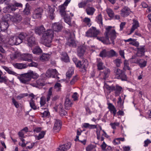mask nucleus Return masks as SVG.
I'll use <instances>...</instances> for the list:
<instances>
[{"mask_svg": "<svg viewBox=\"0 0 151 151\" xmlns=\"http://www.w3.org/2000/svg\"><path fill=\"white\" fill-rule=\"evenodd\" d=\"M45 29L43 25L36 27L35 29V33L39 35L43 34L42 38V43L46 46L50 47L52 38L54 37L53 32L52 29L45 31Z\"/></svg>", "mask_w": 151, "mask_h": 151, "instance_id": "nucleus-1", "label": "nucleus"}, {"mask_svg": "<svg viewBox=\"0 0 151 151\" xmlns=\"http://www.w3.org/2000/svg\"><path fill=\"white\" fill-rule=\"evenodd\" d=\"M106 29L105 33V37H98L97 39L104 44H109L111 43L109 40V38H110L112 43L114 44V40L116 37L115 30L110 26L108 27Z\"/></svg>", "mask_w": 151, "mask_h": 151, "instance_id": "nucleus-2", "label": "nucleus"}, {"mask_svg": "<svg viewBox=\"0 0 151 151\" xmlns=\"http://www.w3.org/2000/svg\"><path fill=\"white\" fill-rule=\"evenodd\" d=\"M39 76V75L35 72L29 70L26 73L22 74L19 79L22 83L27 84L29 83L32 78L36 79Z\"/></svg>", "mask_w": 151, "mask_h": 151, "instance_id": "nucleus-3", "label": "nucleus"}, {"mask_svg": "<svg viewBox=\"0 0 151 151\" xmlns=\"http://www.w3.org/2000/svg\"><path fill=\"white\" fill-rule=\"evenodd\" d=\"M7 6L4 7L3 9V11L4 13L6 12H10L12 11H15L17 9L16 7H22V5L17 2H15L14 4L10 3L9 4H7Z\"/></svg>", "mask_w": 151, "mask_h": 151, "instance_id": "nucleus-4", "label": "nucleus"}, {"mask_svg": "<svg viewBox=\"0 0 151 151\" xmlns=\"http://www.w3.org/2000/svg\"><path fill=\"white\" fill-rule=\"evenodd\" d=\"M3 18L6 19V20H10L15 23L19 22L22 19V17L19 14H16L12 17L10 14H7L4 16Z\"/></svg>", "mask_w": 151, "mask_h": 151, "instance_id": "nucleus-5", "label": "nucleus"}, {"mask_svg": "<svg viewBox=\"0 0 151 151\" xmlns=\"http://www.w3.org/2000/svg\"><path fill=\"white\" fill-rule=\"evenodd\" d=\"M114 73L116 78L121 79L122 81H126L127 77L125 73L119 68H115L114 69Z\"/></svg>", "mask_w": 151, "mask_h": 151, "instance_id": "nucleus-6", "label": "nucleus"}, {"mask_svg": "<svg viewBox=\"0 0 151 151\" xmlns=\"http://www.w3.org/2000/svg\"><path fill=\"white\" fill-rule=\"evenodd\" d=\"M58 73L56 69H49L47 70L46 73H42L40 77L45 79L51 77L55 78L56 76L59 78V77L57 76Z\"/></svg>", "mask_w": 151, "mask_h": 151, "instance_id": "nucleus-7", "label": "nucleus"}, {"mask_svg": "<svg viewBox=\"0 0 151 151\" xmlns=\"http://www.w3.org/2000/svg\"><path fill=\"white\" fill-rule=\"evenodd\" d=\"M99 33V31L96 29V28L92 27L86 32V36L90 37H96Z\"/></svg>", "mask_w": 151, "mask_h": 151, "instance_id": "nucleus-8", "label": "nucleus"}, {"mask_svg": "<svg viewBox=\"0 0 151 151\" xmlns=\"http://www.w3.org/2000/svg\"><path fill=\"white\" fill-rule=\"evenodd\" d=\"M43 12L42 8L39 7L35 9L33 12L32 17L34 19L40 18Z\"/></svg>", "mask_w": 151, "mask_h": 151, "instance_id": "nucleus-9", "label": "nucleus"}, {"mask_svg": "<svg viewBox=\"0 0 151 151\" xmlns=\"http://www.w3.org/2000/svg\"><path fill=\"white\" fill-rule=\"evenodd\" d=\"M21 43V40L18 38V37L17 36L11 37L8 42V44L11 45H18Z\"/></svg>", "mask_w": 151, "mask_h": 151, "instance_id": "nucleus-10", "label": "nucleus"}, {"mask_svg": "<svg viewBox=\"0 0 151 151\" xmlns=\"http://www.w3.org/2000/svg\"><path fill=\"white\" fill-rule=\"evenodd\" d=\"M41 78V79L39 78L35 82L33 83H30V85L36 87H39V86H44L45 85V83L44 80L45 78H43L42 77Z\"/></svg>", "mask_w": 151, "mask_h": 151, "instance_id": "nucleus-11", "label": "nucleus"}, {"mask_svg": "<svg viewBox=\"0 0 151 151\" xmlns=\"http://www.w3.org/2000/svg\"><path fill=\"white\" fill-rule=\"evenodd\" d=\"M62 125V122L60 120L58 119H55L53 128V130L56 132H58L61 129Z\"/></svg>", "mask_w": 151, "mask_h": 151, "instance_id": "nucleus-12", "label": "nucleus"}, {"mask_svg": "<svg viewBox=\"0 0 151 151\" xmlns=\"http://www.w3.org/2000/svg\"><path fill=\"white\" fill-rule=\"evenodd\" d=\"M130 9L127 6H124L121 11L120 14L123 17H126L128 16L131 13Z\"/></svg>", "mask_w": 151, "mask_h": 151, "instance_id": "nucleus-13", "label": "nucleus"}, {"mask_svg": "<svg viewBox=\"0 0 151 151\" xmlns=\"http://www.w3.org/2000/svg\"><path fill=\"white\" fill-rule=\"evenodd\" d=\"M71 146L70 142L60 145L57 149V151H67L70 148Z\"/></svg>", "mask_w": 151, "mask_h": 151, "instance_id": "nucleus-14", "label": "nucleus"}, {"mask_svg": "<svg viewBox=\"0 0 151 151\" xmlns=\"http://www.w3.org/2000/svg\"><path fill=\"white\" fill-rule=\"evenodd\" d=\"M52 28L54 31L58 32L61 31L62 28V26L60 23L59 22H55L52 25Z\"/></svg>", "mask_w": 151, "mask_h": 151, "instance_id": "nucleus-15", "label": "nucleus"}, {"mask_svg": "<svg viewBox=\"0 0 151 151\" xmlns=\"http://www.w3.org/2000/svg\"><path fill=\"white\" fill-rule=\"evenodd\" d=\"M21 58L23 60L31 62L32 60L33 57L31 54H24L21 55Z\"/></svg>", "mask_w": 151, "mask_h": 151, "instance_id": "nucleus-16", "label": "nucleus"}, {"mask_svg": "<svg viewBox=\"0 0 151 151\" xmlns=\"http://www.w3.org/2000/svg\"><path fill=\"white\" fill-rule=\"evenodd\" d=\"M110 70L109 69H106L103 71H101L99 74L100 78L104 79H106L108 76V73H110Z\"/></svg>", "mask_w": 151, "mask_h": 151, "instance_id": "nucleus-17", "label": "nucleus"}, {"mask_svg": "<svg viewBox=\"0 0 151 151\" xmlns=\"http://www.w3.org/2000/svg\"><path fill=\"white\" fill-rule=\"evenodd\" d=\"M123 41L125 42H130L129 44L132 45L134 46L138 47L139 45V43L136 41V39H133L132 38H130L127 40H124Z\"/></svg>", "mask_w": 151, "mask_h": 151, "instance_id": "nucleus-18", "label": "nucleus"}, {"mask_svg": "<svg viewBox=\"0 0 151 151\" xmlns=\"http://www.w3.org/2000/svg\"><path fill=\"white\" fill-rule=\"evenodd\" d=\"M73 35V34L69 33V38H68L67 44L70 46H73L75 45V43L74 39L72 38V36Z\"/></svg>", "mask_w": 151, "mask_h": 151, "instance_id": "nucleus-19", "label": "nucleus"}, {"mask_svg": "<svg viewBox=\"0 0 151 151\" xmlns=\"http://www.w3.org/2000/svg\"><path fill=\"white\" fill-rule=\"evenodd\" d=\"M55 8L52 7L51 6L48 5V15L49 18L51 19H53L54 18V12Z\"/></svg>", "mask_w": 151, "mask_h": 151, "instance_id": "nucleus-20", "label": "nucleus"}, {"mask_svg": "<svg viewBox=\"0 0 151 151\" xmlns=\"http://www.w3.org/2000/svg\"><path fill=\"white\" fill-rule=\"evenodd\" d=\"M2 68H3L9 74L12 75H13L17 76V74L14 72L10 67L8 68L6 66H2Z\"/></svg>", "mask_w": 151, "mask_h": 151, "instance_id": "nucleus-21", "label": "nucleus"}, {"mask_svg": "<svg viewBox=\"0 0 151 151\" xmlns=\"http://www.w3.org/2000/svg\"><path fill=\"white\" fill-rule=\"evenodd\" d=\"M32 35V34L31 35V36L27 39V45L30 47H32L35 43V38Z\"/></svg>", "mask_w": 151, "mask_h": 151, "instance_id": "nucleus-22", "label": "nucleus"}, {"mask_svg": "<svg viewBox=\"0 0 151 151\" xmlns=\"http://www.w3.org/2000/svg\"><path fill=\"white\" fill-rule=\"evenodd\" d=\"M107 104L108 105V109L111 112H112L114 116H115L116 112V108L111 103H108Z\"/></svg>", "mask_w": 151, "mask_h": 151, "instance_id": "nucleus-23", "label": "nucleus"}, {"mask_svg": "<svg viewBox=\"0 0 151 151\" xmlns=\"http://www.w3.org/2000/svg\"><path fill=\"white\" fill-rule=\"evenodd\" d=\"M132 26L130 30L129 34L132 33L134 31L139 27V23L138 21L136 20H134L132 23Z\"/></svg>", "mask_w": 151, "mask_h": 151, "instance_id": "nucleus-24", "label": "nucleus"}, {"mask_svg": "<svg viewBox=\"0 0 151 151\" xmlns=\"http://www.w3.org/2000/svg\"><path fill=\"white\" fill-rule=\"evenodd\" d=\"M5 19V21L1 22L0 24L2 31H3L6 30L9 27L8 22H7L8 21L6 20V19Z\"/></svg>", "mask_w": 151, "mask_h": 151, "instance_id": "nucleus-25", "label": "nucleus"}, {"mask_svg": "<svg viewBox=\"0 0 151 151\" xmlns=\"http://www.w3.org/2000/svg\"><path fill=\"white\" fill-rule=\"evenodd\" d=\"M72 103L69 98H66L65 102V108L67 110L70 109L71 107Z\"/></svg>", "mask_w": 151, "mask_h": 151, "instance_id": "nucleus-26", "label": "nucleus"}, {"mask_svg": "<svg viewBox=\"0 0 151 151\" xmlns=\"http://www.w3.org/2000/svg\"><path fill=\"white\" fill-rule=\"evenodd\" d=\"M66 8V6L63 4L59 6V9L61 15L63 16H65L67 14L66 13V12L65 11Z\"/></svg>", "mask_w": 151, "mask_h": 151, "instance_id": "nucleus-27", "label": "nucleus"}, {"mask_svg": "<svg viewBox=\"0 0 151 151\" xmlns=\"http://www.w3.org/2000/svg\"><path fill=\"white\" fill-rule=\"evenodd\" d=\"M91 0H84L78 4L79 8H84L86 5H89L88 3L91 2Z\"/></svg>", "mask_w": 151, "mask_h": 151, "instance_id": "nucleus-28", "label": "nucleus"}, {"mask_svg": "<svg viewBox=\"0 0 151 151\" xmlns=\"http://www.w3.org/2000/svg\"><path fill=\"white\" fill-rule=\"evenodd\" d=\"M102 130L101 127L99 125H98L96 129L97 138L98 139H99L100 138V136H101V134L102 132Z\"/></svg>", "mask_w": 151, "mask_h": 151, "instance_id": "nucleus-29", "label": "nucleus"}, {"mask_svg": "<svg viewBox=\"0 0 151 151\" xmlns=\"http://www.w3.org/2000/svg\"><path fill=\"white\" fill-rule=\"evenodd\" d=\"M103 88L104 90L105 89H106L109 91V93H110L111 91H114L115 89V86L113 85L111 86H109L105 83Z\"/></svg>", "mask_w": 151, "mask_h": 151, "instance_id": "nucleus-30", "label": "nucleus"}, {"mask_svg": "<svg viewBox=\"0 0 151 151\" xmlns=\"http://www.w3.org/2000/svg\"><path fill=\"white\" fill-rule=\"evenodd\" d=\"M50 55L48 53H44L40 56V60H41L46 61L48 60L50 58Z\"/></svg>", "mask_w": 151, "mask_h": 151, "instance_id": "nucleus-31", "label": "nucleus"}, {"mask_svg": "<svg viewBox=\"0 0 151 151\" xmlns=\"http://www.w3.org/2000/svg\"><path fill=\"white\" fill-rule=\"evenodd\" d=\"M13 65L15 68L19 69H24L27 67L26 65L23 63H14Z\"/></svg>", "mask_w": 151, "mask_h": 151, "instance_id": "nucleus-32", "label": "nucleus"}, {"mask_svg": "<svg viewBox=\"0 0 151 151\" xmlns=\"http://www.w3.org/2000/svg\"><path fill=\"white\" fill-rule=\"evenodd\" d=\"M95 11V9L92 7H88L86 9L87 14L90 15H93Z\"/></svg>", "mask_w": 151, "mask_h": 151, "instance_id": "nucleus-33", "label": "nucleus"}, {"mask_svg": "<svg viewBox=\"0 0 151 151\" xmlns=\"http://www.w3.org/2000/svg\"><path fill=\"white\" fill-rule=\"evenodd\" d=\"M3 73L0 70V83H6L8 81L7 77L5 76H2Z\"/></svg>", "mask_w": 151, "mask_h": 151, "instance_id": "nucleus-34", "label": "nucleus"}, {"mask_svg": "<svg viewBox=\"0 0 151 151\" xmlns=\"http://www.w3.org/2000/svg\"><path fill=\"white\" fill-rule=\"evenodd\" d=\"M68 14H67L64 17V20L65 22L68 24L69 26H71V18L69 17L68 16Z\"/></svg>", "mask_w": 151, "mask_h": 151, "instance_id": "nucleus-35", "label": "nucleus"}, {"mask_svg": "<svg viewBox=\"0 0 151 151\" xmlns=\"http://www.w3.org/2000/svg\"><path fill=\"white\" fill-rule=\"evenodd\" d=\"M83 22L84 24L89 27H90L91 25L90 19L88 17H85L83 19Z\"/></svg>", "mask_w": 151, "mask_h": 151, "instance_id": "nucleus-36", "label": "nucleus"}, {"mask_svg": "<svg viewBox=\"0 0 151 151\" xmlns=\"http://www.w3.org/2000/svg\"><path fill=\"white\" fill-rule=\"evenodd\" d=\"M57 110H59V111L61 115H65L67 114L66 112L62 109V105L60 104L57 107Z\"/></svg>", "mask_w": 151, "mask_h": 151, "instance_id": "nucleus-37", "label": "nucleus"}, {"mask_svg": "<svg viewBox=\"0 0 151 151\" xmlns=\"http://www.w3.org/2000/svg\"><path fill=\"white\" fill-rule=\"evenodd\" d=\"M97 66L98 69L100 70L103 69L104 68L103 63L100 59L97 60Z\"/></svg>", "mask_w": 151, "mask_h": 151, "instance_id": "nucleus-38", "label": "nucleus"}, {"mask_svg": "<svg viewBox=\"0 0 151 151\" xmlns=\"http://www.w3.org/2000/svg\"><path fill=\"white\" fill-rule=\"evenodd\" d=\"M74 68L73 67L70 68L66 73L67 77L70 78L71 77L74 73Z\"/></svg>", "mask_w": 151, "mask_h": 151, "instance_id": "nucleus-39", "label": "nucleus"}, {"mask_svg": "<svg viewBox=\"0 0 151 151\" xmlns=\"http://www.w3.org/2000/svg\"><path fill=\"white\" fill-rule=\"evenodd\" d=\"M52 88L50 87L49 89L48 93L47 96L46 101L47 102L49 101L52 95Z\"/></svg>", "mask_w": 151, "mask_h": 151, "instance_id": "nucleus-40", "label": "nucleus"}, {"mask_svg": "<svg viewBox=\"0 0 151 151\" xmlns=\"http://www.w3.org/2000/svg\"><path fill=\"white\" fill-rule=\"evenodd\" d=\"M32 52L34 54H39L42 52V50L40 47L37 46L33 49Z\"/></svg>", "mask_w": 151, "mask_h": 151, "instance_id": "nucleus-41", "label": "nucleus"}, {"mask_svg": "<svg viewBox=\"0 0 151 151\" xmlns=\"http://www.w3.org/2000/svg\"><path fill=\"white\" fill-rule=\"evenodd\" d=\"M29 4L27 3L25 5V8L23 10V12L24 14L28 15L30 13V11L29 9Z\"/></svg>", "mask_w": 151, "mask_h": 151, "instance_id": "nucleus-42", "label": "nucleus"}, {"mask_svg": "<svg viewBox=\"0 0 151 151\" xmlns=\"http://www.w3.org/2000/svg\"><path fill=\"white\" fill-rule=\"evenodd\" d=\"M106 11L109 16L111 17H113L114 15V13L113 10L110 8H107L106 9Z\"/></svg>", "mask_w": 151, "mask_h": 151, "instance_id": "nucleus-43", "label": "nucleus"}, {"mask_svg": "<svg viewBox=\"0 0 151 151\" xmlns=\"http://www.w3.org/2000/svg\"><path fill=\"white\" fill-rule=\"evenodd\" d=\"M28 36L26 33L22 32L20 34L19 36L17 37L18 38L21 40V43L22 42V40L24 39L26 37H27Z\"/></svg>", "mask_w": 151, "mask_h": 151, "instance_id": "nucleus-44", "label": "nucleus"}, {"mask_svg": "<svg viewBox=\"0 0 151 151\" xmlns=\"http://www.w3.org/2000/svg\"><path fill=\"white\" fill-rule=\"evenodd\" d=\"M35 143L27 142L26 143V148L27 149L31 150L34 145Z\"/></svg>", "mask_w": 151, "mask_h": 151, "instance_id": "nucleus-45", "label": "nucleus"}, {"mask_svg": "<svg viewBox=\"0 0 151 151\" xmlns=\"http://www.w3.org/2000/svg\"><path fill=\"white\" fill-rule=\"evenodd\" d=\"M46 132L44 131H41L39 134L36 137V139L38 140L44 137L45 134Z\"/></svg>", "mask_w": 151, "mask_h": 151, "instance_id": "nucleus-46", "label": "nucleus"}, {"mask_svg": "<svg viewBox=\"0 0 151 151\" xmlns=\"http://www.w3.org/2000/svg\"><path fill=\"white\" fill-rule=\"evenodd\" d=\"M62 56V59L65 62H67L69 61V57L66 53L64 52L63 53Z\"/></svg>", "mask_w": 151, "mask_h": 151, "instance_id": "nucleus-47", "label": "nucleus"}, {"mask_svg": "<svg viewBox=\"0 0 151 151\" xmlns=\"http://www.w3.org/2000/svg\"><path fill=\"white\" fill-rule=\"evenodd\" d=\"M141 60V59H139L137 58L136 57H132L130 59V62L131 63H134L138 64L139 63V61Z\"/></svg>", "mask_w": 151, "mask_h": 151, "instance_id": "nucleus-48", "label": "nucleus"}, {"mask_svg": "<svg viewBox=\"0 0 151 151\" xmlns=\"http://www.w3.org/2000/svg\"><path fill=\"white\" fill-rule=\"evenodd\" d=\"M96 19L97 22L99 24H103L102 18L101 14H99L96 17Z\"/></svg>", "mask_w": 151, "mask_h": 151, "instance_id": "nucleus-49", "label": "nucleus"}, {"mask_svg": "<svg viewBox=\"0 0 151 151\" xmlns=\"http://www.w3.org/2000/svg\"><path fill=\"white\" fill-rule=\"evenodd\" d=\"M99 56L101 57H105L108 56L107 51L105 49L103 50L100 52Z\"/></svg>", "mask_w": 151, "mask_h": 151, "instance_id": "nucleus-50", "label": "nucleus"}, {"mask_svg": "<svg viewBox=\"0 0 151 151\" xmlns=\"http://www.w3.org/2000/svg\"><path fill=\"white\" fill-rule=\"evenodd\" d=\"M130 69L129 66V63L128 61L125 60L124 62V67L123 69L125 70H129Z\"/></svg>", "mask_w": 151, "mask_h": 151, "instance_id": "nucleus-51", "label": "nucleus"}, {"mask_svg": "<svg viewBox=\"0 0 151 151\" xmlns=\"http://www.w3.org/2000/svg\"><path fill=\"white\" fill-rule=\"evenodd\" d=\"M88 63L86 60H83L82 61V65L81 68H83L85 70L88 67Z\"/></svg>", "mask_w": 151, "mask_h": 151, "instance_id": "nucleus-52", "label": "nucleus"}, {"mask_svg": "<svg viewBox=\"0 0 151 151\" xmlns=\"http://www.w3.org/2000/svg\"><path fill=\"white\" fill-rule=\"evenodd\" d=\"M30 106L31 108L35 110L37 109V107L35 106V101L33 99H31L29 102Z\"/></svg>", "mask_w": 151, "mask_h": 151, "instance_id": "nucleus-53", "label": "nucleus"}, {"mask_svg": "<svg viewBox=\"0 0 151 151\" xmlns=\"http://www.w3.org/2000/svg\"><path fill=\"white\" fill-rule=\"evenodd\" d=\"M61 85L60 83H56L54 86V88L57 91H61Z\"/></svg>", "mask_w": 151, "mask_h": 151, "instance_id": "nucleus-54", "label": "nucleus"}, {"mask_svg": "<svg viewBox=\"0 0 151 151\" xmlns=\"http://www.w3.org/2000/svg\"><path fill=\"white\" fill-rule=\"evenodd\" d=\"M142 60H141L139 61V63L138 64L140 68H143L145 67L147 63L146 61L143 60V61L142 62Z\"/></svg>", "mask_w": 151, "mask_h": 151, "instance_id": "nucleus-55", "label": "nucleus"}, {"mask_svg": "<svg viewBox=\"0 0 151 151\" xmlns=\"http://www.w3.org/2000/svg\"><path fill=\"white\" fill-rule=\"evenodd\" d=\"M84 50L82 48H80L78 49V56L81 57H82L84 52Z\"/></svg>", "mask_w": 151, "mask_h": 151, "instance_id": "nucleus-56", "label": "nucleus"}, {"mask_svg": "<svg viewBox=\"0 0 151 151\" xmlns=\"http://www.w3.org/2000/svg\"><path fill=\"white\" fill-rule=\"evenodd\" d=\"M41 107H42L46 104V99L45 97L42 96L40 98V101Z\"/></svg>", "mask_w": 151, "mask_h": 151, "instance_id": "nucleus-57", "label": "nucleus"}, {"mask_svg": "<svg viewBox=\"0 0 151 151\" xmlns=\"http://www.w3.org/2000/svg\"><path fill=\"white\" fill-rule=\"evenodd\" d=\"M114 62L117 67H119L122 63L121 60L120 59H116L114 60Z\"/></svg>", "mask_w": 151, "mask_h": 151, "instance_id": "nucleus-58", "label": "nucleus"}, {"mask_svg": "<svg viewBox=\"0 0 151 151\" xmlns=\"http://www.w3.org/2000/svg\"><path fill=\"white\" fill-rule=\"evenodd\" d=\"M107 53L108 57H113L116 55L115 52L113 50H111L109 51H107Z\"/></svg>", "mask_w": 151, "mask_h": 151, "instance_id": "nucleus-59", "label": "nucleus"}, {"mask_svg": "<svg viewBox=\"0 0 151 151\" xmlns=\"http://www.w3.org/2000/svg\"><path fill=\"white\" fill-rule=\"evenodd\" d=\"M119 125V123L117 122H114L113 123H111L110 125L113 129H115L116 126H118Z\"/></svg>", "mask_w": 151, "mask_h": 151, "instance_id": "nucleus-60", "label": "nucleus"}, {"mask_svg": "<svg viewBox=\"0 0 151 151\" xmlns=\"http://www.w3.org/2000/svg\"><path fill=\"white\" fill-rule=\"evenodd\" d=\"M144 46H140V47L137 48V50L138 52H140L142 54H143L145 52V48Z\"/></svg>", "mask_w": 151, "mask_h": 151, "instance_id": "nucleus-61", "label": "nucleus"}, {"mask_svg": "<svg viewBox=\"0 0 151 151\" xmlns=\"http://www.w3.org/2000/svg\"><path fill=\"white\" fill-rule=\"evenodd\" d=\"M78 80V78L77 76H74L72 80L70 82V84L71 85H73Z\"/></svg>", "mask_w": 151, "mask_h": 151, "instance_id": "nucleus-62", "label": "nucleus"}, {"mask_svg": "<svg viewBox=\"0 0 151 151\" xmlns=\"http://www.w3.org/2000/svg\"><path fill=\"white\" fill-rule=\"evenodd\" d=\"M45 110L42 113V117H45L48 116L49 114V112L47 111V110L46 109H45Z\"/></svg>", "mask_w": 151, "mask_h": 151, "instance_id": "nucleus-63", "label": "nucleus"}, {"mask_svg": "<svg viewBox=\"0 0 151 151\" xmlns=\"http://www.w3.org/2000/svg\"><path fill=\"white\" fill-rule=\"evenodd\" d=\"M12 102L15 107L17 108L19 107V105L18 102L14 98L12 99Z\"/></svg>", "mask_w": 151, "mask_h": 151, "instance_id": "nucleus-64", "label": "nucleus"}]
</instances>
